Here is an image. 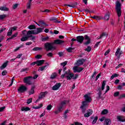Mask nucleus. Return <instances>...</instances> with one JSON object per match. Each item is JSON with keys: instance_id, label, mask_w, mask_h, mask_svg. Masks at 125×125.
I'll return each instance as SVG.
<instances>
[{"instance_id": "nucleus-1", "label": "nucleus", "mask_w": 125, "mask_h": 125, "mask_svg": "<svg viewBox=\"0 0 125 125\" xmlns=\"http://www.w3.org/2000/svg\"><path fill=\"white\" fill-rule=\"evenodd\" d=\"M85 101L83 102L82 105L81 106V109H82V112L84 113L85 112V108L88 107V103L91 102V98L89 96V95L86 94L84 96Z\"/></svg>"}, {"instance_id": "nucleus-2", "label": "nucleus", "mask_w": 125, "mask_h": 125, "mask_svg": "<svg viewBox=\"0 0 125 125\" xmlns=\"http://www.w3.org/2000/svg\"><path fill=\"white\" fill-rule=\"evenodd\" d=\"M61 77L62 79L66 78L67 80H71V79L76 80V79L78 78V74L74 75V74L71 72L70 70H68L67 71H66L64 74L62 75Z\"/></svg>"}, {"instance_id": "nucleus-3", "label": "nucleus", "mask_w": 125, "mask_h": 125, "mask_svg": "<svg viewBox=\"0 0 125 125\" xmlns=\"http://www.w3.org/2000/svg\"><path fill=\"white\" fill-rule=\"evenodd\" d=\"M115 6V9L116 10L118 16V17H121L122 15V4H121L120 1H117L116 2Z\"/></svg>"}, {"instance_id": "nucleus-4", "label": "nucleus", "mask_w": 125, "mask_h": 125, "mask_svg": "<svg viewBox=\"0 0 125 125\" xmlns=\"http://www.w3.org/2000/svg\"><path fill=\"white\" fill-rule=\"evenodd\" d=\"M43 31V29L42 28H37L34 29L33 30H29L28 31V34L30 35H39V34L42 32Z\"/></svg>"}, {"instance_id": "nucleus-5", "label": "nucleus", "mask_w": 125, "mask_h": 125, "mask_svg": "<svg viewBox=\"0 0 125 125\" xmlns=\"http://www.w3.org/2000/svg\"><path fill=\"white\" fill-rule=\"evenodd\" d=\"M23 83L28 85L33 84V77L28 76L23 79Z\"/></svg>"}, {"instance_id": "nucleus-6", "label": "nucleus", "mask_w": 125, "mask_h": 125, "mask_svg": "<svg viewBox=\"0 0 125 125\" xmlns=\"http://www.w3.org/2000/svg\"><path fill=\"white\" fill-rule=\"evenodd\" d=\"M27 90V87L25 85H21L19 89H18V91L20 93H22L23 92H25Z\"/></svg>"}, {"instance_id": "nucleus-7", "label": "nucleus", "mask_w": 125, "mask_h": 125, "mask_svg": "<svg viewBox=\"0 0 125 125\" xmlns=\"http://www.w3.org/2000/svg\"><path fill=\"white\" fill-rule=\"evenodd\" d=\"M123 53V51L121 50V47H119L115 53V56H117V58L119 59L120 57H121V55H122Z\"/></svg>"}, {"instance_id": "nucleus-8", "label": "nucleus", "mask_w": 125, "mask_h": 125, "mask_svg": "<svg viewBox=\"0 0 125 125\" xmlns=\"http://www.w3.org/2000/svg\"><path fill=\"white\" fill-rule=\"evenodd\" d=\"M85 61H86L85 59L79 60L76 62H75V65L76 66H81V65H83V64Z\"/></svg>"}, {"instance_id": "nucleus-9", "label": "nucleus", "mask_w": 125, "mask_h": 125, "mask_svg": "<svg viewBox=\"0 0 125 125\" xmlns=\"http://www.w3.org/2000/svg\"><path fill=\"white\" fill-rule=\"evenodd\" d=\"M46 94H47V92L46 91L40 93L39 96V99H38L36 101V102H38V101H39L40 99H42V98H44V97H45V95H46Z\"/></svg>"}, {"instance_id": "nucleus-10", "label": "nucleus", "mask_w": 125, "mask_h": 125, "mask_svg": "<svg viewBox=\"0 0 125 125\" xmlns=\"http://www.w3.org/2000/svg\"><path fill=\"white\" fill-rule=\"evenodd\" d=\"M83 70V67H80L78 66H74L73 67L74 73H80V72H82Z\"/></svg>"}, {"instance_id": "nucleus-11", "label": "nucleus", "mask_w": 125, "mask_h": 125, "mask_svg": "<svg viewBox=\"0 0 125 125\" xmlns=\"http://www.w3.org/2000/svg\"><path fill=\"white\" fill-rule=\"evenodd\" d=\"M45 47L47 51H48V50H51V49H52V48H53L52 44L49 43H46V44H45Z\"/></svg>"}, {"instance_id": "nucleus-12", "label": "nucleus", "mask_w": 125, "mask_h": 125, "mask_svg": "<svg viewBox=\"0 0 125 125\" xmlns=\"http://www.w3.org/2000/svg\"><path fill=\"white\" fill-rule=\"evenodd\" d=\"M60 86H61V83H57L52 87V90H58V89H59V88H60Z\"/></svg>"}, {"instance_id": "nucleus-13", "label": "nucleus", "mask_w": 125, "mask_h": 125, "mask_svg": "<svg viewBox=\"0 0 125 125\" xmlns=\"http://www.w3.org/2000/svg\"><path fill=\"white\" fill-rule=\"evenodd\" d=\"M92 113H93L92 110L89 109L87 111V113L84 115V117L85 118H88V117H90L91 116V115H92Z\"/></svg>"}, {"instance_id": "nucleus-14", "label": "nucleus", "mask_w": 125, "mask_h": 125, "mask_svg": "<svg viewBox=\"0 0 125 125\" xmlns=\"http://www.w3.org/2000/svg\"><path fill=\"white\" fill-rule=\"evenodd\" d=\"M29 31H27L26 30H23L21 32L22 36H24V37H31V34H28Z\"/></svg>"}, {"instance_id": "nucleus-15", "label": "nucleus", "mask_w": 125, "mask_h": 125, "mask_svg": "<svg viewBox=\"0 0 125 125\" xmlns=\"http://www.w3.org/2000/svg\"><path fill=\"white\" fill-rule=\"evenodd\" d=\"M84 40V38H83V36H78L77 37V42H80V43H82V42H83Z\"/></svg>"}, {"instance_id": "nucleus-16", "label": "nucleus", "mask_w": 125, "mask_h": 125, "mask_svg": "<svg viewBox=\"0 0 125 125\" xmlns=\"http://www.w3.org/2000/svg\"><path fill=\"white\" fill-rule=\"evenodd\" d=\"M124 119L125 117L124 116H118L117 117V119L118 122H122V123H124Z\"/></svg>"}, {"instance_id": "nucleus-17", "label": "nucleus", "mask_w": 125, "mask_h": 125, "mask_svg": "<svg viewBox=\"0 0 125 125\" xmlns=\"http://www.w3.org/2000/svg\"><path fill=\"white\" fill-rule=\"evenodd\" d=\"M112 124V121L110 119H106L104 120V125H110Z\"/></svg>"}, {"instance_id": "nucleus-18", "label": "nucleus", "mask_w": 125, "mask_h": 125, "mask_svg": "<svg viewBox=\"0 0 125 125\" xmlns=\"http://www.w3.org/2000/svg\"><path fill=\"white\" fill-rule=\"evenodd\" d=\"M43 63H44V60H43L37 61L36 62L37 66H41V65H42Z\"/></svg>"}, {"instance_id": "nucleus-19", "label": "nucleus", "mask_w": 125, "mask_h": 125, "mask_svg": "<svg viewBox=\"0 0 125 125\" xmlns=\"http://www.w3.org/2000/svg\"><path fill=\"white\" fill-rule=\"evenodd\" d=\"M30 110H31V109L28 107H22L21 108V111L22 112H27L28 111H30Z\"/></svg>"}, {"instance_id": "nucleus-20", "label": "nucleus", "mask_w": 125, "mask_h": 125, "mask_svg": "<svg viewBox=\"0 0 125 125\" xmlns=\"http://www.w3.org/2000/svg\"><path fill=\"white\" fill-rule=\"evenodd\" d=\"M0 10L2 11H9V9L5 6H0Z\"/></svg>"}, {"instance_id": "nucleus-21", "label": "nucleus", "mask_w": 125, "mask_h": 125, "mask_svg": "<svg viewBox=\"0 0 125 125\" xmlns=\"http://www.w3.org/2000/svg\"><path fill=\"white\" fill-rule=\"evenodd\" d=\"M85 38V40H87V42H85L84 44H89V43H90V40H89V37H88V36H87V35H85L84 36Z\"/></svg>"}, {"instance_id": "nucleus-22", "label": "nucleus", "mask_w": 125, "mask_h": 125, "mask_svg": "<svg viewBox=\"0 0 125 125\" xmlns=\"http://www.w3.org/2000/svg\"><path fill=\"white\" fill-rule=\"evenodd\" d=\"M8 63V61H7L6 62H4L0 67V69H1V70H2L3 69H4V68H5L6 67V66H7V64Z\"/></svg>"}, {"instance_id": "nucleus-23", "label": "nucleus", "mask_w": 125, "mask_h": 125, "mask_svg": "<svg viewBox=\"0 0 125 125\" xmlns=\"http://www.w3.org/2000/svg\"><path fill=\"white\" fill-rule=\"evenodd\" d=\"M54 42L55 43H56V44H60L61 43H63V42H64V41L61 40H57L55 41Z\"/></svg>"}, {"instance_id": "nucleus-24", "label": "nucleus", "mask_w": 125, "mask_h": 125, "mask_svg": "<svg viewBox=\"0 0 125 125\" xmlns=\"http://www.w3.org/2000/svg\"><path fill=\"white\" fill-rule=\"evenodd\" d=\"M35 93V87L33 86L31 87V90L29 92V95H31L32 94H34Z\"/></svg>"}, {"instance_id": "nucleus-25", "label": "nucleus", "mask_w": 125, "mask_h": 125, "mask_svg": "<svg viewBox=\"0 0 125 125\" xmlns=\"http://www.w3.org/2000/svg\"><path fill=\"white\" fill-rule=\"evenodd\" d=\"M28 39H29L28 36H24L21 38V42H26V41H28Z\"/></svg>"}, {"instance_id": "nucleus-26", "label": "nucleus", "mask_w": 125, "mask_h": 125, "mask_svg": "<svg viewBox=\"0 0 125 125\" xmlns=\"http://www.w3.org/2000/svg\"><path fill=\"white\" fill-rule=\"evenodd\" d=\"M50 20V21H54V22H55L56 23H61V21H58L56 18H51Z\"/></svg>"}, {"instance_id": "nucleus-27", "label": "nucleus", "mask_w": 125, "mask_h": 125, "mask_svg": "<svg viewBox=\"0 0 125 125\" xmlns=\"http://www.w3.org/2000/svg\"><path fill=\"white\" fill-rule=\"evenodd\" d=\"M68 103H69V101H63L60 104L64 107V106H65L66 104H68Z\"/></svg>"}, {"instance_id": "nucleus-28", "label": "nucleus", "mask_w": 125, "mask_h": 125, "mask_svg": "<svg viewBox=\"0 0 125 125\" xmlns=\"http://www.w3.org/2000/svg\"><path fill=\"white\" fill-rule=\"evenodd\" d=\"M109 17H110V13H107L104 15V20L108 21L109 20Z\"/></svg>"}, {"instance_id": "nucleus-29", "label": "nucleus", "mask_w": 125, "mask_h": 125, "mask_svg": "<svg viewBox=\"0 0 125 125\" xmlns=\"http://www.w3.org/2000/svg\"><path fill=\"white\" fill-rule=\"evenodd\" d=\"M105 85H106V81H104L102 84V90H104V89L105 88Z\"/></svg>"}, {"instance_id": "nucleus-30", "label": "nucleus", "mask_w": 125, "mask_h": 125, "mask_svg": "<svg viewBox=\"0 0 125 125\" xmlns=\"http://www.w3.org/2000/svg\"><path fill=\"white\" fill-rule=\"evenodd\" d=\"M28 29H29V30H34V29H36V25H30L29 26H28Z\"/></svg>"}, {"instance_id": "nucleus-31", "label": "nucleus", "mask_w": 125, "mask_h": 125, "mask_svg": "<svg viewBox=\"0 0 125 125\" xmlns=\"http://www.w3.org/2000/svg\"><path fill=\"white\" fill-rule=\"evenodd\" d=\"M43 106L42 104H41L39 105V106H33V109H40V108H42Z\"/></svg>"}, {"instance_id": "nucleus-32", "label": "nucleus", "mask_w": 125, "mask_h": 125, "mask_svg": "<svg viewBox=\"0 0 125 125\" xmlns=\"http://www.w3.org/2000/svg\"><path fill=\"white\" fill-rule=\"evenodd\" d=\"M69 112H70V110L69 109H66V110L64 111L63 115H64V118H65V119L67 118V114H68Z\"/></svg>"}, {"instance_id": "nucleus-33", "label": "nucleus", "mask_w": 125, "mask_h": 125, "mask_svg": "<svg viewBox=\"0 0 125 125\" xmlns=\"http://www.w3.org/2000/svg\"><path fill=\"white\" fill-rule=\"evenodd\" d=\"M108 112L109 111L107 109H104L102 111L101 114L102 115H106V114H108Z\"/></svg>"}, {"instance_id": "nucleus-34", "label": "nucleus", "mask_w": 125, "mask_h": 125, "mask_svg": "<svg viewBox=\"0 0 125 125\" xmlns=\"http://www.w3.org/2000/svg\"><path fill=\"white\" fill-rule=\"evenodd\" d=\"M57 76V74L56 73H53L51 76V79H52V80H54V79H55V78H56Z\"/></svg>"}, {"instance_id": "nucleus-35", "label": "nucleus", "mask_w": 125, "mask_h": 125, "mask_svg": "<svg viewBox=\"0 0 125 125\" xmlns=\"http://www.w3.org/2000/svg\"><path fill=\"white\" fill-rule=\"evenodd\" d=\"M42 48L36 47L33 49V51H38V50H42Z\"/></svg>"}, {"instance_id": "nucleus-36", "label": "nucleus", "mask_w": 125, "mask_h": 125, "mask_svg": "<svg viewBox=\"0 0 125 125\" xmlns=\"http://www.w3.org/2000/svg\"><path fill=\"white\" fill-rule=\"evenodd\" d=\"M117 77H119V74L115 73L111 76L110 80H113L114 78H117Z\"/></svg>"}, {"instance_id": "nucleus-37", "label": "nucleus", "mask_w": 125, "mask_h": 125, "mask_svg": "<svg viewBox=\"0 0 125 125\" xmlns=\"http://www.w3.org/2000/svg\"><path fill=\"white\" fill-rule=\"evenodd\" d=\"M97 120H98V117L96 116L92 123V125H95V124H96V122H97Z\"/></svg>"}, {"instance_id": "nucleus-38", "label": "nucleus", "mask_w": 125, "mask_h": 125, "mask_svg": "<svg viewBox=\"0 0 125 125\" xmlns=\"http://www.w3.org/2000/svg\"><path fill=\"white\" fill-rule=\"evenodd\" d=\"M17 27L16 26H13V27H11L10 28V30L12 31V32H13L14 31H16V30H17Z\"/></svg>"}, {"instance_id": "nucleus-39", "label": "nucleus", "mask_w": 125, "mask_h": 125, "mask_svg": "<svg viewBox=\"0 0 125 125\" xmlns=\"http://www.w3.org/2000/svg\"><path fill=\"white\" fill-rule=\"evenodd\" d=\"M6 17V15H0V20H3Z\"/></svg>"}, {"instance_id": "nucleus-40", "label": "nucleus", "mask_w": 125, "mask_h": 125, "mask_svg": "<svg viewBox=\"0 0 125 125\" xmlns=\"http://www.w3.org/2000/svg\"><path fill=\"white\" fill-rule=\"evenodd\" d=\"M63 107L62 105L60 104V106L58 107V110L60 111L61 112L62 111H63Z\"/></svg>"}, {"instance_id": "nucleus-41", "label": "nucleus", "mask_w": 125, "mask_h": 125, "mask_svg": "<svg viewBox=\"0 0 125 125\" xmlns=\"http://www.w3.org/2000/svg\"><path fill=\"white\" fill-rule=\"evenodd\" d=\"M46 109H47V111H50V110H51V109H52V105L51 104H49V105H47L46 107Z\"/></svg>"}, {"instance_id": "nucleus-42", "label": "nucleus", "mask_w": 125, "mask_h": 125, "mask_svg": "<svg viewBox=\"0 0 125 125\" xmlns=\"http://www.w3.org/2000/svg\"><path fill=\"white\" fill-rule=\"evenodd\" d=\"M74 48L72 47H69L66 49L68 52H72L73 50H74Z\"/></svg>"}, {"instance_id": "nucleus-43", "label": "nucleus", "mask_w": 125, "mask_h": 125, "mask_svg": "<svg viewBox=\"0 0 125 125\" xmlns=\"http://www.w3.org/2000/svg\"><path fill=\"white\" fill-rule=\"evenodd\" d=\"M29 38H30L31 41H33V40H35V39H36V36H32V34H31L30 35V36H28V39Z\"/></svg>"}, {"instance_id": "nucleus-44", "label": "nucleus", "mask_w": 125, "mask_h": 125, "mask_svg": "<svg viewBox=\"0 0 125 125\" xmlns=\"http://www.w3.org/2000/svg\"><path fill=\"white\" fill-rule=\"evenodd\" d=\"M85 51H88V52H89L91 50V47L90 46H88L87 48L85 49Z\"/></svg>"}, {"instance_id": "nucleus-45", "label": "nucleus", "mask_w": 125, "mask_h": 125, "mask_svg": "<svg viewBox=\"0 0 125 125\" xmlns=\"http://www.w3.org/2000/svg\"><path fill=\"white\" fill-rule=\"evenodd\" d=\"M95 19H96V20H101V19H103V17L96 16Z\"/></svg>"}, {"instance_id": "nucleus-46", "label": "nucleus", "mask_w": 125, "mask_h": 125, "mask_svg": "<svg viewBox=\"0 0 125 125\" xmlns=\"http://www.w3.org/2000/svg\"><path fill=\"white\" fill-rule=\"evenodd\" d=\"M67 61H65L63 62H62L61 63V65H62V66H63V67H65V66H66V65H67Z\"/></svg>"}, {"instance_id": "nucleus-47", "label": "nucleus", "mask_w": 125, "mask_h": 125, "mask_svg": "<svg viewBox=\"0 0 125 125\" xmlns=\"http://www.w3.org/2000/svg\"><path fill=\"white\" fill-rule=\"evenodd\" d=\"M9 32H8L7 33V36L8 37H10V36H11V35H12V32L11 31V30L10 29H9Z\"/></svg>"}, {"instance_id": "nucleus-48", "label": "nucleus", "mask_w": 125, "mask_h": 125, "mask_svg": "<svg viewBox=\"0 0 125 125\" xmlns=\"http://www.w3.org/2000/svg\"><path fill=\"white\" fill-rule=\"evenodd\" d=\"M18 36V32L16 33L14 35L12 36V38L14 39V38H16Z\"/></svg>"}, {"instance_id": "nucleus-49", "label": "nucleus", "mask_w": 125, "mask_h": 125, "mask_svg": "<svg viewBox=\"0 0 125 125\" xmlns=\"http://www.w3.org/2000/svg\"><path fill=\"white\" fill-rule=\"evenodd\" d=\"M119 94H120V92H116L114 93V97H117L119 96Z\"/></svg>"}, {"instance_id": "nucleus-50", "label": "nucleus", "mask_w": 125, "mask_h": 125, "mask_svg": "<svg viewBox=\"0 0 125 125\" xmlns=\"http://www.w3.org/2000/svg\"><path fill=\"white\" fill-rule=\"evenodd\" d=\"M46 68V65H45V66L40 67V71H43V70H44V69H45Z\"/></svg>"}, {"instance_id": "nucleus-51", "label": "nucleus", "mask_w": 125, "mask_h": 125, "mask_svg": "<svg viewBox=\"0 0 125 125\" xmlns=\"http://www.w3.org/2000/svg\"><path fill=\"white\" fill-rule=\"evenodd\" d=\"M42 12L45 13H49L50 12V10L48 9H45L44 11H42Z\"/></svg>"}, {"instance_id": "nucleus-52", "label": "nucleus", "mask_w": 125, "mask_h": 125, "mask_svg": "<svg viewBox=\"0 0 125 125\" xmlns=\"http://www.w3.org/2000/svg\"><path fill=\"white\" fill-rule=\"evenodd\" d=\"M44 22L43 21H39V24H37L38 26H41V25H44Z\"/></svg>"}, {"instance_id": "nucleus-53", "label": "nucleus", "mask_w": 125, "mask_h": 125, "mask_svg": "<svg viewBox=\"0 0 125 125\" xmlns=\"http://www.w3.org/2000/svg\"><path fill=\"white\" fill-rule=\"evenodd\" d=\"M31 4L30 3H28L27 4V9H31Z\"/></svg>"}, {"instance_id": "nucleus-54", "label": "nucleus", "mask_w": 125, "mask_h": 125, "mask_svg": "<svg viewBox=\"0 0 125 125\" xmlns=\"http://www.w3.org/2000/svg\"><path fill=\"white\" fill-rule=\"evenodd\" d=\"M32 100H33V99L30 98L27 100V104H30V103H32Z\"/></svg>"}, {"instance_id": "nucleus-55", "label": "nucleus", "mask_w": 125, "mask_h": 125, "mask_svg": "<svg viewBox=\"0 0 125 125\" xmlns=\"http://www.w3.org/2000/svg\"><path fill=\"white\" fill-rule=\"evenodd\" d=\"M35 58L36 59H41L42 58V55H37L36 57Z\"/></svg>"}, {"instance_id": "nucleus-56", "label": "nucleus", "mask_w": 125, "mask_h": 125, "mask_svg": "<svg viewBox=\"0 0 125 125\" xmlns=\"http://www.w3.org/2000/svg\"><path fill=\"white\" fill-rule=\"evenodd\" d=\"M110 90V86L109 85L106 86V89L105 90V93H107V92Z\"/></svg>"}, {"instance_id": "nucleus-57", "label": "nucleus", "mask_w": 125, "mask_h": 125, "mask_svg": "<svg viewBox=\"0 0 125 125\" xmlns=\"http://www.w3.org/2000/svg\"><path fill=\"white\" fill-rule=\"evenodd\" d=\"M14 80H15L14 77H13L12 78V80H11V84H10V85H9V86H11V85H12V84H13V82H14Z\"/></svg>"}, {"instance_id": "nucleus-58", "label": "nucleus", "mask_w": 125, "mask_h": 125, "mask_svg": "<svg viewBox=\"0 0 125 125\" xmlns=\"http://www.w3.org/2000/svg\"><path fill=\"white\" fill-rule=\"evenodd\" d=\"M7 73V72L6 71V70H4V71L2 72V76H5V75H6Z\"/></svg>"}, {"instance_id": "nucleus-59", "label": "nucleus", "mask_w": 125, "mask_h": 125, "mask_svg": "<svg viewBox=\"0 0 125 125\" xmlns=\"http://www.w3.org/2000/svg\"><path fill=\"white\" fill-rule=\"evenodd\" d=\"M110 53V50H107L104 53V55L106 56V55H108Z\"/></svg>"}, {"instance_id": "nucleus-60", "label": "nucleus", "mask_w": 125, "mask_h": 125, "mask_svg": "<svg viewBox=\"0 0 125 125\" xmlns=\"http://www.w3.org/2000/svg\"><path fill=\"white\" fill-rule=\"evenodd\" d=\"M101 42H99L96 43V44L94 46V47H98V45H99V43H100Z\"/></svg>"}, {"instance_id": "nucleus-61", "label": "nucleus", "mask_w": 125, "mask_h": 125, "mask_svg": "<svg viewBox=\"0 0 125 125\" xmlns=\"http://www.w3.org/2000/svg\"><path fill=\"white\" fill-rule=\"evenodd\" d=\"M38 77H39V75H35L34 77H32V80H36V79L38 78Z\"/></svg>"}, {"instance_id": "nucleus-62", "label": "nucleus", "mask_w": 125, "mask_h": 125, "mask_svg": "<svg viewBox=\"0 0 125 125\" xmlns=\"http://www.w3.org/2000/svg\"><path fill=\"white\" fill-rule=\"evenodd\" d=\"M47 56L49 57H52L53 54L52 53H49L47 54Z\"/></svg>"}, {"instance_id": "nucleus-63", "label": "nucleus", "mask_w": 125, "mask_h": 125, "mask_svg": "<svg viewBox=\"0 0 125 125\" xmlns=\"http://www.w3.org/2000/svg\"><path fill=\"white\" fill-rule=\"evenodd\" d=\"M4 109H5V107H4V106L0 107V112H2V111H3Z\"/></svg>"}, {"instance_id": "nucleus-64", "label": "nucleus", "mask_w": 125, "mask_h": 125, "mask_svg": "<svg viewBox=\"0 0 125 125\" xmlns=\"http://www.w3.org/2000/svg\"><path fill=\"white\" fill-rule=\"evenodd\" d=\"M72 125H83L81 123L76 122L75 123V125L72 124Z\"/></svg>"}]
</instances>
